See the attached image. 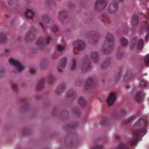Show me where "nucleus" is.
<instances>
[{
    "label": "nucleus",
    "instance_id": "nucleus-1",
    "mask_svg": "<svg viewBox=\"0 0 149 149\" xmlns=\"http://www.w3.org/2000/svg\"><path fill=\"white\" fill-rule=\"evenodd\" d=\"M138 140H129L128 143H120L116 149H130L131 147L135 146Z\"/></svg>",
    "mask_w": 149,
    "mask_h": 149
},
{
    "label": "nucleus",
    "instance_id": "nucleus-2",
    "mask_svg": "<svg viewBox=\"0 0 149 149\" xmlns=\"http://www.w3.org/2000/svg\"><path fill=\"white\" fill-rule=\"evenodd\" d=\"M9 61L11 65L14 66L15 72H21L24 68V67L19 61L13 58L9 59Z\"/></svg>",
    "mask_w": 149,
    "mask_h": 149
},
{
    "label": "nucleus",
    "instance_id": "nucleus-3",
    "mask_svg": "<svg viewBox=\"0 0 149 149\" xmlns=\"http://www.w3.org/2000/svg\"><path fill=\"white\" fill-rule=\"evenodd\" d=\"M107 6L106 0H97L95 5L94 8L96 10L98 9H103L105 8Z\"/></svg>",
    "mask_w": 149,
    "mask_h": 149
},
{
    "label": "nucleus",
    "instance_id": "nucleus-4",
    "mask_svg": "<svg viewBox=\"0 0 149 149\" xmlns=\"http://www.w3.org/2000/svg\"><path fill=\"white\" fill-rule=\"evenodd\" d=\"M116 95L114 92H111L109 94L107 100V104L109 106L113 105L115 101Z\"/></svg>",
    "mask_w": 149,
    "mask_h": 149
},
{
    "label": "nucleus",
    "instance_id": "nucleus-5",
    "mask_svg": "<svg viewBox=\"0 0 149 149\" xmlns=\"http://www.w3.org/2000/svg\"><path fill=\"white\" fill-rule=\"evenodd\" d=\"M74 47L77 48L80 51L83 50L86 46L84 42L80 40L75 41L74 43Z\"/></svg>",
    "mask_w": 149,
    "mask_h": 149
},
{
    "label": "nucleus",
    "instance_id": "nucleus-6",
    "mask_svg": "<svg viewBox=\"0 0 149 149\" xmlns=\"http://www.w3.org/2000/svg\"><path fill=\"white\" fill-rule=\"evenodd\" d=\"M118 6L117 3L116 1H113L109 6V11L111 13H115L117 10Z\"/></svg>",
    "mask_w": 149,
    "mask_h": 149
},
{
    "label": "nucleus",
    "instance_id": "nucleus-7",
    "mask_svg": "<svg viewBox=\"0 0 149 149\" xmlns=\"http://www.w3.org/2000/svg\"><path fill=\"white\" fill-rule=\"evenodd\" d=\"M25 15L27 18L32 20L35 16V13L31 10H27Z\"/></svg>",
    "mask_w": 149,
    "mask_h": 149
},
{
    "label": "nucleus",
    "instance_id": "nucleus-8",
    "mask_svg": "<svg viewBox=\"0 0 149 149\" xmlns=\"http://www.w3.org/2000/svg\"><path fill=\"white\" fill-rule=\"evenodd\" d=\"M143 24L145 29L147 33V35L146 37V38L147 39L149 35V21H145Z\"/></svg>",
    "mask_w": 149,
    "mask_h": 149
},
{
    "label": "nucleus",
    "instance_id": "nucleus-9",
    "mask_svg": "<svg viewBox=\"0 0 149 149\" xmlns=\"http://www.w3.org/2000/svg\"><path fill=\"white\" fill-rule=\"evenodd\" d=\"M41 19L42 20V22H40V24L41 27L42 28L44 29V26L42 24V23H43L45 25L48 21V18L47 16L45 15L43 17H41Z\"/></svg>",
    "mask_w": 149,
    "mask_h": 149
},
{
    "label": "nucleus",
    "instance_id": "nucleus-10",
    "mask_svg": "<svg viewBox=\"0 0 149 149\" xmlns=\"http://www.w3.org/2000/svg\"><path fill=\"white\" fill-rule=\"evenodd\" d=\"M50 40V38H48L47 39L46 42H45V40L43 39L42 38L39 39L37 42V44L38 45H43L44 44H47L49 42Z\"/></svg>",
    "mask_w": 149,
    "mask_h": 149
},
{
    "label": "nucleus",
    "instance_id": "nucleus-11",
    "mask_svg": "<svg viewBox=\"0 0 149 149\" xmlns=\"http://www.w3.org/2000/svg\"><path fill=\"white\" fill-rule=\"evenodd\" d=\"M91 149H103V146L99 143H95Z\"/></svg>",
    "mask_w": 149,
    "mask_h": 149
},
{
    "label": "nucleus",
    "instance_id": "nucleus-12",
    "mask_svg": "<svg viewBox=\"0 0 149 149\" xmlns=\"http://www.w3.org/2000/svg\"><path fill=\"white\" fill-rule=\"evenodd\" d=\"M91 58L94 61L96 62L98 58V55L97 53L94 52L92 54Z\"/></svg>",
    "mask_w": 149,
    "mask_h": 149
},
{
    "label": "nucleus",
    "instance_id": "nucleus-13",
    "mask_svg": "<svg viewBox=\"0 0 149 149\" xmlns=\"http://www.w3.org/2000/svg\"><path fill=\"white\" fill-rule=\"evenodd\" d=\"M148 85V83H146L143 81H142L140 83L139 86L140 88L142 89L146 88Z\"/></svg>",
    "mask_w": 149,
    "mask_h": 149
},
{
    "label": "nucleus",
    "instance_id": "nucleus-14",
    "mask_svg": "<svg viewBox=\"0 0 149 149\" xmlns=\"http://www.w3.org/2000/svg\"><path fill=\"white\" fill-rule=\"evenodd\" d=\"M139 22L138 18L136 15L134 16L132 19V23L133 25H135L138 24Z\"/></svg>",
    "mask_w": 149,
    "mask_h": 149
},
{
    "label": "nucleus",
    "instance_id": "nucleus-15",
    "mask_svg": "<svg viewBox=\"0 0 149 149\" xmlns=\"http://www.w3.org/2000/svg\"><path fill=\"white\" fill-rule=\"evenodd\" d=\"M143 41L141 39L139 40L137 44V48L139 49H141L143 47Z\"/></svg>",
    "mask_w": 149,
    "mask_h": 149
},
{
    "label": "nucleus",
    "instance_id": "nucleus-16",
    "mask_svg": "<svg viewBox=\"0 0 149 149\" xmlns=\"http://www.w3.org/2000/svg\"><path fill=\"white\" fill-rule=\"evenodd\" d=\"M72 64L71 66V69L72 70H74L76 68V61L74 59H72Z\"/></svg>",
    "mask_w": 149,
    "mask_h": 149
},
{
    "label": "nucleus",
    "instance_id": "nucleus-17",
    "mask_svg": "<svg viewBox=\"0 0 149 149\" xmlns=\"http://www.w3.org/2000/svg\"><path fill=\"white\" fill-rule=\"evenodd\" d=\"M65 47L61 45H58L57 46V49L58 51L61 52L65 50Z\"/></svg>",
    "mask_w": 149,
    "mask_h": 149
},
{
    "label": "nucleus",
    "instance_id": "nucleus-18",
    "mask_svg": "<svg viewBox=\"0 0 149 149\" xmlns=\"http://www.w3.org/2000/svg\"><path fill=\"white\" fill-rule=\"evenodd\" d=\"M149 62V54H147L145 58V63L146 64V65L147 66H148V64Z\"/></svg>",
    "mask_w": 149,
    "mask_h": 149
},
{
    "label": "nucleus",
    "instance_id": "nucleus-19",
    "mask_svg": "<svg viewBox=\"0 0 149 149\" xmlns=\"http://www.w3.org/2000/svg\"><path fill=\"white\" fill-rule=\"evenodd\" d=\"M120 41L122 45H126L128 43V41L125 38H121Z\"/></svg>",
    "mask_w": 149,
    "mask_h": 149
},
{
    "label": "nucleus",
    "instance_id": "nucleus-20",
    "mask_svg": "<svg viewBox=\"0 0 149 149\" xmlns=\"http://www.w3.org/2000/svg\"><path fill=\"white\" fill-rule=\"evenodd\" d=\"M66 63V58H64V59L62 61V64L60 67V68H63L65 66Z\"/></svg>",
    "mask_w": 149,
    "mask_h": 149
},
{
    "label": "nucleus",
    "instance_id": "nucleus-21",
    "mask_svg": "<svg viewBox=\"0 0 149 149\" xmlns=\"http://www.w3.org/2000/svg\"><path fill=\"white\" fill-rule=\"evenodd\" d=\"M142 132V130L136 132H134V135L136 137H138L139 136H143V135H141L139 133L140 132Z\"/></svg>",
    "mask_w": 149,
    "mask_h": 149
},
{
    "label": "nucleus",
    "instance_id": "nucleus-22",
    "mask_svg": "<svg viewBox=\"0 0 149 149\" xmlns=\"http://www.w3.org/2000/svg\"><path fill=\"white\" fill-rule=\"evenodd\" d=\"M79 103L81 105H83L85 103V100L82 97H81L79 99Z\"/></svg>",
    "mask_w": 149,
    "mask_h": 149
},
{
    "label": "nucleus",
    "instance_id": "nucleus-23",
    "mask_svg": "<svg viewBox=\"0 0 149 149\" xmlns=\"http://www.w3.org/2000/svg\"><path fill=\"white\" fill-rule=\"evenodd\" d=\"M135 99L137 101H139L141 100V97L139 94H137L135 96Z\"/></svg>",
    "mask_w": 149,
    "mask_h": 149
},
{
    "label": "nucleus",
    "instance_id": "nucleus-24",
    "mask_svg": "<svg viewBox=\"0 0 149 149\" xmlns=\"http://www.w3.org/2000/svg\"><path fill=\"white\" fill-rule=\"evenodd\" d=\"M125 111L123 109H122L121 110L119 113V114L120 115H123L125 114Z\"/></svg>",
    "mask_w": 149,
    "mask_h": 149
},
{
    "label": "nucleus",
    "instance_id": "nucleus-25",
    "mask_svg": "<svg viewBox=\"0 0 149 149\" xmlns=\"http://www.w3.org/2000/svg\"><path fill=\"white\" fill-rule=\"evenodd\" d=\"M16 2V0H9L8 1V3L9 4L11 5L13 3H15Z\"/></svg>",
    "mask_w": 149,
    "mask_h": 149
},
{
    "label": "nucleus",
    "instance_id": "nucleus-26",
    "mask_svg": "<svg viewBox=\"0 0 149 149\" xmlns=\"http://www.w3.org/2000/svg\"><path fill=\"white\" fill-rule=\"evenodd\" d=\"M52 30L54 32H56L58 31V29L56 26H55L52 29Z\"/></svg>",
    "mask_w": 149,
    "mask_h": 149
},
{
    "label": "nucleus",
    "instance_id": "nucleus-27",
    "mask_svg": "<svg viewBox=\"0 0 149 149\" xmlns=\"http://www.w3.org/2000/svg\"><path fill=\"white\" fill-rule=\"evenodd\" d=\"M35 72V70L33 68H31L29 70V72L31 74H33Z\"/></svg>",
    "mask_w": 149,
    "mask_h": 149
},
{
    "label": "nucleus",
    "instance_id": "nucleus-28",
    "mask_svg": "<svg viewBox=\"0 0 149 149\" xmlns=\"http://www.w3.org/2000/svg\"><path fill=\"white\" fill-rule=\"evenodd\" d=\"M115 138L116 139H121L120 136L118 134H115L114 136Z\"/></svg>",
    "mask_w": 149,
    "mask_h": 149
},
{
    "label": "nucleus",
    "instance_id": "nucleus-29",
    "mask_svg": "<svg viewBox=\"0 0 149 149\" xmlns=\"http://www.w3.org/2000/svg\"><path fill=\"white\" fill-rule=\"evenodd\" d=\"M12 87L13 89L15 91L17 90V86L15 84H13Z\"/></svg>",
    "mask_w": 149,
    "mask_h": 149
},
{
    "label": "nucleus",
    "instance_id": "nucleus-30",
    "mask_svg": "<svg viewBox=\"0 0 149 149\" xmlns=\"http://www.w3.org/2000/svg\"><path fill=\"white\" fill-rule=\"evenodd\" d=\"M64 13L63 12H60L59 14V15L61 16H63L64 14Z\"/></svg>",
    "mask_w": 149,
    "mask_h": 149
},
{
    "label": "nucleus",
    "instance_id": "nucleus-31",
    "mask_svg": "<svg viewBox=\"0 0 149 149\" xmlns=\"http://www.w3.org/2000/svg\"><path fill=\"white\" fill-rule=\"evenodd\" d=\"M92 81V78H90L88 80V82H91Z\"/></svg>",
    "mask_w": 149,
    "mask_h": 149
},
{
    "label": "nucleus",
    "instance_id": "nucleus-32",
    "mask_svg": "<svg viewBox=\"0 0 149 149\" xmlns=\"http://www.w3.org/2000/svg\"><path fill=\"white\" fill-rule=\"evenodd\" d=\"M133 46L134 45V44H132L130 46V48L131 49H133V48L132 47V46Z\"/></svg>",
    "mask_w": 149,
    "mask_h": 149
},
{
    "label": "nucleus",
    "instance_id": "nucleus-33",
    "mask_svg": "<svg viewBox=\"0 0 149 149\" xmlns=\"http://www.w3.org/2000/svg\"><path fill=\"white\" fill-rule=\"evenodd\" d=\"M58 70L59 72H61V70L60 68L58 69Z\"/></svg>",
    "mask_w": 149,
    "mask_h": 149
},
{
    "label": "nucleus",
    "instance_id": "nucleus-34",
    "mask_svg": "<svg viewBox=\"0 0 149 149\" xmlns=\"http://www.w3.org/2000/svg\"><path fill=\"white\" fill-rule=\"evenodd\" d=\"M30 35H27V38H28L30 36Z\"/></svg>",
    "mask_w": 149,
    "mask_h": 149
},
{
    "label": "nucleus",
    "instance_id": "nucleus-35",
    "mask_svg": "<svg viewBox=\"0 0 149 149\" xmlns=\"http://www.w3.org/2000/svg\"><path fill=\"white\" fill-rule=\"evenodd\" d=\"M146 18H147V19H149V15H148V17H146Z\"/></svg>",
    "mask_w": 149,
    "mask_h": 149
},
{
    "label": "nucleus",
    "instance_id": "nucleus-36",
    "mask_svg": "<svg viewBox=\"0 0 149 149\" xmlns=\"http://www.w3.org/2000/svg\"><path fill=\"white\" fill-rule=\"evenodd\" d=\"M133 118V117H131L130 118V119H132Z\"/></svg>",
    "mask_w": 149,
    "mask_h": 149
},
{
    "label": "nucleus",
    "instance_id": "nucleus-37",
    "mask_svg": "<svg viewBox=\"0 0 149 149\" xmlns=\"http://www.w3.org/2000/svg\"><path fill=\"white\" fill-rule=\"evenodd\" d=\"M138 139H140V138H138Z\"/></svg>",
    "mask_w": 149,
    "mask_h": 149
},
{
    "label": "nucleus",
    "instance_id": "nucleus-38",
    "mask_svg": "<svg viewBox=\"0 0 149 149\" xmlns=\"http://www.w3.org/2000/svg\"><path fill=\"white\" fill-rule=\"evenodd\" d=\"M125 79H126V77H125Z\"/></svg>",
    "mask_w": 149,
    "mask_h": 149
}]
</instances>
